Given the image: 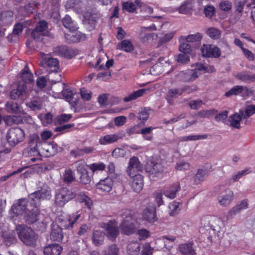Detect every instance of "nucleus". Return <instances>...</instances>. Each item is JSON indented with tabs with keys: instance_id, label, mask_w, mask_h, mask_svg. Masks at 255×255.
I'll return each mask as SVG.
<instances>
[{
	"instance_id": "f257e3e1",
	"label": "nucleus",
	"mask_w": 255,
	"mask_h": 255,
	"mask_svg": "<svg viewBox=\"0 0 255 255\" xmlns=\"http://www.w3.org/2000/svg\"><path fill=\"white\" fill-rule=\"evenodd\" d=\"M215 71L213 66L198 63L194 69L182 71L176 75V79L179 81L190 82L195 80L202 73H212Z\"/></svg>"
},
{
	"instance_id": "f03ea898",
	"label": "nucleus",
	"mask_w": 255,
	"mask_h": 255,
	"mask_svg": "<svg viewBox=\"0 0 255 255\" xmlns=\"http://www.w3.org/2000/svg\"><path fill=\"white\" fill-rule=\"evenodd\" d=\"M133 215L134 212L129 209H124L121 211L122 220L120 229L122 234L130 235L136 232L138 227L136 226V222Z\"/></svg>"
},
{
	"instance_id": "7ed1b4c3",
	"label": "nucleus",
	"mask_w": 255,
	"mask_h": 255,
	"mask_svg": "<svg viewBox=\"0 0 255 255\" xmlns=\"http://www.w3.org/2000/svg\"><path fill=\"white\" fill-rule=\"evenodd\" d=\"M16 231L19 239L26 246L35 247L38 240V235L31 228L24 225L16 227Z\"/></svg>"
},
{
	"instance_id": "20e7f679",
	"label": "nucleus",
	"mask_w": 255,
	"mask_h": 255,
	"mask_svg": "<svg viewBox=\"0 0 255 255\" xmlns=\"http://www.w3.org/2000/svg\"><path fill=\"white\" fill-rule=\"evenodd\" d=\"M76 193L72 189L62 187L55 191L54 204L59 207H64L66 203L76 197Z\"/></svg>"
},
{
	"instance_id": "39448f33",
	"label": "nucleus",
	"mask_w": 255,
	"mask_h": 255,
	"mask_svg": "<svg viewBox=\"0 0 255 255\" xmlns=\"http://www.w3.org/2000/svg\"><path fill=\"white\" fill-rule=\"evenodd\" d=\"M51 197L50 188L44 185L40 190L29 195L28 199L30 204L38 206L41 199H49Z\"/></svg>"
},
{
	"instance_id": "423d86ee",
	"label": "nucleus",
	"mask_w": 255,
	"mask_h": 255,
	"mask_svg": "<svg viewBox=\"0 0 255 255\" xmlns=\"http://www.w3.org/2000/svg\"><path fill=\"white\" fill-rule=\"evenodd\" d=\"M217 201L218 203L223 207H227L231 204L233 200L234 193L229 188L223 186H220L218 189Z\"/></svg>"
},
{
	"instance_id": "0eeeda50",
	"label": "nucleus",
	"mask_w": 255,
	"mask_h": 255,
	"mask_svg": "<svg viewBox=\"0 0 255 255\" xmlns=\"http://www.w3.org/2000/svg\"><path fill=\"white\" fill-rule=\"evenodd\" d=\"M146 171L149 173L151 179L160 177L162 174L163 166L160 162L153 159L148 160L145 165Z\"/></svg>"
},
{
	"instance_id": "6e6552de",
	"label": "nucleus",
	"mask_w": 255,
	"mask_h": 255,
	"mask_svg": "<svg viewBox=\"0 0 255 255\" xmlns=\"http://www.w3.org/2000/svg\"><path fill=\"white\" fill-rule=\"evenodd\" d=\"M32 37L37 40L43 41L46 37H52L47 30V23L45 21H40L31 33Z\"/></svg>"
},
{
	"instance_id": "1a4fd4ad",
	"label": "nucleus",
	"mask_w": 255,
	"mask_h": 255,
	"mask_svg": "<svg viewBox=\"0 0 255 255\" xmlns=\"http://www.w3.org/2000/svg\"><path fill=\"white\" fill-rule=\"evenodd\" d=\"M82 211H79L59 218L60 227L65 229L72 228L74 224L82 218Z\"/></svg>"
},
{
	"instance_id": "9d476101",
	"label": "nucleus",
	"mask_w": 255,
	"mask_h": 255,
	"mask_svg": "<svg viewBox=\"0 0 255 255\" xmlns=\"http://www.w3.org/2000/svg\"><path fill=\"white\" fill-rule=\"evenodd\" d=\"M29 208L27 201L25 199H20L12 206L10 210L11 217L14 218L19 215L23 216Z\"/></svg>"
},
{
	"instance_id": "9b49d317",
	"label": "nucleus",
	"mask_w": 255,
	"mask_h": 255,
	"mask_svg": "<svg viewBox=\"0 0 255 255\" xmlns=\"http://www.w3.org/2000/svg\"><path fill=\"white\" fill-rule=\"evenodd\" d=\"M24 137L23 131L19 128H11L6 134V139L11 146H14L23 140Z\"/></svg>"
},
{
	"instance_id": "f8f14e48",
	"label": "nucleus",
	"mask_w": 255,
	"mask_h": 255,
	"mask_svg": "<svg viewBox=\"0 0 255 255\" xmlns=\"http://www.w3.org/2000/svg\"><path fill=\"white\" fill-rule=\"evenodd\" d=\"M100 227L105 229L107 236L111 240H114L119 233L118 223L115 220H111L107 223H102Z\"/></svg>"
},
{
	"instance_id": "ddd939ff",
	"label": "nucleus",
	"mask_w": 255,
	"mask_h": 255,
	"mask_svg": "<svg viewBox=\"0 0 255 255\" xmlns=\"http://www.w3.org/2000/svg\"><path fill=\"white\" fill-rule=\"evenodd\" d=\"M42 141L40 140L39 136L37 134H33L29 136L28 147V151L33 155L39 154V148Z\"/></svg>"
},
{
	"instance_id": "4468645a",
	"label": "nucleus",
	"mask_w": 255,
	"mask_h": 255,
	"mask_svg": "<svg viewBox=\"0 0 255 255\" xmlns=\"http://www.w3.org/2000/svg\"><path fill=\"white\" fill-rule=\"evenodd\" d=\"M24 119H27L29 123L32 122L31 117L26 114L24 115H19V116L8 115L3 118L5 124L7 126L21 124L23 123Z\"/></svg>"
},
{
	"instance_id": "2eb2a0df",
	"label": "nucleus",
	"mask_w": 255,
	"mask_h": 255,
	"mask_svg": "<svg viewBox=\"0 0 255 255\" xmlns=\"http://www.w3.org/2000/svg\"><path fill=\"white\" fill-rule=\"evenodd\" d=\"M201 50L202 55L204 57L217 58L221 55L219 48L214 45L204 44Z\"/></svg>"
},
{
	"instance_id": "dca6fc26",
	"label": "nucleus",
	"mask_w": 255,
	"mask_h": 255,
	"mask_svg": "<svg viewBox=\"0 0 255 255\" xmlns=\"http://www.w3.org/2000/svg\"><path fill=\"white\" fill-rule=\"evenodd\" d=\"M142 169V166L137 157H131L128 162L127 172L129 176L137 174L136 173Z\"/></svg>"
},
{
	"instance_id": "f3484780",
	"label": "nucleus",
	"mask_w": 255,
	"mask_h": 255,
	"mask_svg": "<svg viewBox=\"0 0 255 255\" xmlns=\"http://www.w3.org/2000/svg\"><path fill=\"white\" fill-rule=\"evenodd\" d=\"M65 39L68 43L78 42L86 39V36L80 31L76 30H69V31L65 34Z\"/></svg>"
},
{
	"instance_id": "a211bd4d",
	"label": "nucleus",
	"mask_w": 255,
	"mask_h": 255,
	"mask_svg": "<svg viewBox=\"0 0 255 255\" xmlns=\"http://www.w3.org/2000/svg\"><path fill=\"white\" fill-rule=\"evenodd\" d=\"M178 255H196V253L193 247L192 242L182 243L178 245L177 248Z\"/></svg>"
},
{
	"instance_id": "6ab92c4d",
	"label": "nucleus",
	"mask_w": 255,
	"mask_h": 255,
	"mask_svg": "<svg viewBox=\"0 0 255 255\" xmlns=\"http://www.w3.org/2000/svg\"><path fill=\"white\" fill-rule=\"evenodd\" d=\"M130 177V185L132 189L136 192L141 191L143 186V177L139 174H135Z\"/></svg>"
},
{
	"instance_id": "aec40b11",
	"label": "nucleus",
	"mask_w": 255,
	"mask_h": 255,
	"mask_svg": "<svg viewBox=\"0 0 255 255\" xmlns=\"http://www.w3.org/2000/svg\"><path fill=\"white\" fill-rule=\"evenodd\" d=\"M31 208L28 209V211L23 216L25 222L28 224H32L37 220V216L39 214L38 206H34L30 204Z\"/></svg>"
},
{
	"instance_id": "412c9836",
	"label": "nucleus",
	"mask_w": 255,
	"mask_h": 255,
	"mask_svg": "<svg viewBox=\"0 0 255 255\" xmlns=\"http://www.w3.org/2000/svg\"><path fill=\"white\" fill-rule=\"evenodd\" d=\"M123 138V135L119 133L107 134L100 137L99 142L101 145H107L117 141Z\"/></svg>"
},
{
	"instance_id": "4be33fe9",
	"label": "nucleus",
	"mask_w": 255,
	"mask_h": 255,
	"mask_svg": "<svg viewBox=\"0 0 255 255\" xmlns=\"http://www.w3.org/2000/svg\"><path fill=\"white\" fill-rule=\"evenodd\" d=\"M113 185V180L109 177L100 180L96 184V188L100 191L109 192L112 188Z\"/></svg>"
},
{
	"instance_id": "5701e85b",
	"label": "nucleus",
	"mask_w": 255,
	"mask_h": 255,
	"mask_svg": "<svg viewBox=\"0 0 255 255\" xmlns=\"http://www.w3.org/2000/svg\"><path fill=\"white\" fill-rule=\"evenodd\" d=\"M5 108L7 112L11 114H17L21 115H25L23 109L17 103L13 101H8L5 105Z\"/></svg>"
},
{
	"instance_id": "b1692460",
	"label": "nucleus",
	"mask_w": 255,
	"mask_h": 255,
	"mask_svg": "<svg viewBox=\"0 0 255 255\" xmlns=\"http://www.w3.org/2000/svg\"><path fill=\"white\" fill-rule=\"evenodd\" d=\"M211 221L212 223L210 229L213 232L215 236L218 235V234L224 228V222L221 219L216 216H213L212 220Z\"/></svg>"
},
{
	"instance_id": "393cba45",
	"label": "nucleus",
	"mask_w": 255,
	"mask_h": 255,
	"mask_svg": "<svg viewBox=\"0 0 255 255\" xmlns=\"http://www.w3.org/2000/svg\"><path fill=\"white\" fill-rule=\"evenodd\" d=\"M156 28L155 25L153 24L148 27H142L141 28V32L140 33V38L142 42L147 43L149 40L153 39V34L147 33L144 34L146 30L151 31L156 30Z\"/></svg>"
},
{
	"instance_id": "a878e982",
	"label": "nucleus",
	"mask_w": 255,
	"mask_h": 255,
	"mask_svg": "<svg viewBox=\"0 0 255 255\" xmlns=\"http://www.w3.org/2000/svg\"><path fill=\"white\" fill-rule=\"evenodd\" d=\"M144 220L149 222H154L156 220L155 207L154 205L148 206L143 211Z\"/></svg>"
},
{
	"instance_id": "bb28decb",
	"label": "nucleus",
	"mask_w": 255,
	"mask_h": 255,
	"mask_svg": "<svg viewBox=\"0 0 255 255\" xmlns=\"http://www.w3.org/2000/svg\"><path fill=\"white\" fill-rule=\"evenodd\" d=\"M56 152V151L54 147L53 144L45 141L41 142V146L39 148V154H43L46 156L52 155Z\"/></svg>"
},
{
	"instance_id": "cd10ccee",
	"label": "nucleus",
	"mask_w": 255,
	"mask_h": 255,
	"mask_svg": "<svg viewBox=\"0 0 255 255\" xmlns=\"http://www.w3.org/2000/svg\"><path fill=\"white\" fill-rule=\"evenodd\" d=\"M248 207V203L247 200H243L239 202L235 206L230 210L228 212V217L232 218L237 214L239 213L242 210L247 209Z\"/></svg>"
},
{
	"instance_id": "c85d7f7f",
	"label": "nucleus",
	"mask_w": 255,
	"mask_h": 255,
	"mask_svg": "<svg viewBox=\"0 0 255 255\" xmlns=\"http://www.w3.org/2000/svg\"><path fill=\"white\" fill-rule=\"evenodd\" d=\"M62 250L61 246L57 244H52L44 249L45 255H60Z\"/></svg>"
},
{
	"instance_id": "c756f323",
	"label": "nucleus",
	"mask_w": 255,
	"mask_h": 255,
	"mask_svg": "<svg viewBox=\"0 0 255 255\" xmlns=\"http://www.w3.org/2000/svg\"><path fill=\"white\" fill-rule=\"evenodd\" d=\"M186 89V88L171 89L168 91L165 96V98L169 104H171L172 103L173 99L181 95L184 92Z\"/></svg>"
},
{
	"instance_id": "7c9ffc66",
	"label": "nucleus",
	"mask_w": 255,
	"mask_h": 255,
	"mask_svg": "<svg viewBox=\"0 0 255 255\" xmlns=\"http://www.w3.org/2000/svg\"><path fill=\"white\" fill-rule=\"evenodd\" d=\"M13 13L11 10H3L0 13V26L11 23L13 20Z\"/></svg>"
},
{
	"instance_id": "2f4dec72",
	"label": "nucleus",
	"mask_w": 255,
	"mask_h": 255,
	"mask_svg": "<svg viewBox=\"0 0 255 255\" xmlns=\"http://www.w3.org/2000/svg\"><path fill=\"white\" fill-rule=\"evenodd\" d=\"M63 238V235L62 229L58 225H53L50 235L51 239L53 241L60 242L62 240Z\"/></svg>"
},
{
	"instance_id": "473e14b6",
	"label": "nucleus",
	"mask_w": 255,
	"mask_h": 255,
	"mask_svg": "<svg viewBox=\"0 0 255 255\" xmlns=\"http://www.w3.org/2000/svg\"><path fill=\"white\" fill-rule=\"evenodd\" d=\"M62 95L65 100L69 102L72 106H74L76 104L77 99L75 98L76 93L70 89L67 88L63 90Z\"/></svg>"
},
{
	"instance_id": "72a5a7b5",
	"label": "nucleus",
	"mask_w": 255,
	"mask_h": 255,
	"mask_svg": "<svg viewBox=\"0 0 255 255\" xmlns=\"http://www.w3.org/2000/svg\"><path fill=\"white\" fill-rule=\"evenodd\" d=\"M151 89V88H145L139 89L136 91H134L130 94L128 96L125 97L124 98V101L125 102H128L135 100L138 97L143 96L144 94H146L147 91H149Z\"/></svg>"
},
{
	"instance_id": "f704fd0d",
	"label": "nucleus",
	"mask_w": 255,
	"mask_h": 255,
	"mask_svg": "<svg viewBox=\"0 0 255 255\" xmlns=\"http://www.w3.org/2000/svg\"><path fill=\"white\" fill-rule=\"evenodd\" d=\"M26 89V87L24 84H19L16 89H13L10 92V98L13 100L19 98L21 96L23 95L25 93Z\"/></svg>"
},
{
	"instance_id": "c9c22d12",
	"label": "nucleus",
	"mask_w": 255,
	"mask_h": 255,
	"mask_svg": "<svg viewBox=\"0 0 255 255\" xmlns=\"http://www.w3.org/2000/svg\"><path fill=\"white\" fill-rule=\"evenodd\" d=\"M123 8L128 12H133L138 7L140 6V1L134 0L128 1L123 3Z\"/></svg>"
},
{
	"instance_id": "e433bc0d",
	"label": "nucleus",
	"mask_w": 255,
	"mask_h": 255,
	"mask_svg": "<svg viewBox=\"0 0 255 255\" xmlns=\"http://www.w3.org/2000/svg\"><path fill=\"white\" fill-rule=\"evenodd\" d=\"M180 188L179 183L177 182L163 191V194L167 198L172 199L175 198L176 193Z\"/></svg>"
},
{
	"instance_id": "4c0bfd02",
	"label": "nucleus",
	"mask_w": 255,
	"mask_h": 255,
	"mask_svg": "<svg viewBox=\"0 0 255 255\" xmlns=\"http://www.w3.org/2000/svg\"><path fill=\"white\" fill-rule=\"evenodd\" d=\"M140 250V245L137 241L131 242L127 246V252L128 255H137Z\"/></svg>"
},
{
	"instance_id": "58836bf2",
	"label": "nucleus",
	"mask_w": 255,
	"mask_h": 255,
	"mask_svg": "<svg viewBox=\"0 0 255 255\" xmlns=\"http://www.w3.org/2000/svg\"><path fill=\"white\" fill-rule=\"evenodd\" d=\"M105 234L100 230H95L93 232L92 240L93 243L96 246L102 245L104 241Z\"/></svg>"
},
{
	"instance_id": "ea45409f",
	"label": "nucleus",
	"mask_w": 255,
	"mask_h": 255,
	"mask_svg": "<svg viewBox=\"0 0 255 255\" xmlns=\"http://www.w3.org/2000/svg\"><path fill=\"white\" fill-rule=\"evenodd\" d=\"M44 62L49 68H53L52 71L58 72L59 69V61L56 58L46 56L44 58Z\"/></svg>"
},
{
	"instance_id": "a19ab883",
	"label": "nucleus",
	"mask_w": 255,
	"mask_h": 255,
	"mask_svg": "<svg viewBox=\"0 0 255 255\" xmlns=\"http://www.w3.org/2000/svg\"><path fill=\"white\" fill-rule=\"evenodd\" d=\"M194 6L192 0H187L178 8V11L180 13L187 14L192 11Z\"/></svg>"
},
{
	"instance_id": "79ce46f5",
	"label": "nucleus",
	"mask_w": 255,
	"mask_h": 255,
	"mask_svg": "<svg viewBox=\"0 0 255 255\" xmlns=\"http://www.w3.org/2000/svg\"><path fill=\"white\" fill-rule=\"evenodd\" d=\"M117 48L127 52H130L134 50V46L130 40L125 39L118 44Z\"/></svg>"
},
{
	"instance_id": "37998d69",
	"label": "nucleus",
	"mask_w": 255,
	"mask_h": 255,
	"mask_svg": "<svg viewBox=\"0 0 255 255\" xmlns=\"http://www.w3.org/2000/svg\"><path fill=\"white\" fill-rule=\"evenodd\" d=\"M64 26L69 30H76L77 27L75 22L73 21L71 17L66 15L62 19Z\"/></svg>"
},
{
	"instance_id": "c03bdc74",
	"label": "nucleus",
	"mask_w": 255,
	"mask_h": 255,
	"mask_svg": "<svg viewBox=\"0 0 255 255\" xmlns=\"http://www.w3.org/2000/svg\"><path fill=\"white\" fill-rule=\"evenodd\" d=\"M59 51L63 56L68 59L72 58L76 55L73 49L67 47L66 46H61L59 47Z\"/></svg>"
},
{
	"instance_id": "a18cd8bd",
	"label": "nucleus",
	"mask_w": 255,
	"mask_h": 255,
	"mask_svg": "<svg viewBox=\"0 0 255 255\" xmlns=\"http://www.w3.org/2000/svg\"><path fill=\"white\" fill-rule=\"evenodd\" d=\"M241 119L242 117L240 115L238 114H235L229 118V122L232 127L236 128H240V122Z\"/></svg>"
},
{
	"instance_id": "49530a36",
	"label": "nucleus",
	"mask_w": 255,
	"mask_h": 255,
	"mask_svg": "<svg viewBox=\"0 0 255 255\" xmlns=\"http://www.w3.org/2000/svg\"><path fill=\"white\" fill-rule=\"evenodd\" d=\"M202 38V35L200 33L190 34L187 36H182L181 39L188 42H195L200 41Z\"/></svg>"
},
{
	"instance_id": "de8ad7c7",
	"label": "nucleus",
	"mask_w": 255,
	"mask_h": 255,
	"mask_svg": "<svg viewBox=\"0 0 255 255\" xmlns=\"http://www.w3.org/2000/svg\"><path fill=\"white\" fill-rule=\"evenodd\" d=\"M155 128L152 127L144 128L140 130V133L142 135L143 137L147 140H151L153 137L152 131Z\"/></svg>"
},
{
	"instance_id": "09e8293b",
	"label": "nucleus",
	"mask_w": 255,
	"mask_h": 255,
	"mask_svg": "<svg viewBox=\"0 0 255 255\" xmlns=\"http://www.w3.org/2000/svg\"><path fill=\"white\" fill-rule=\"evenodd\" d=\"M207 173L208 172L207 170L202 169H198L194 177V181L197 183L203 181L207 175Z\"/></svg>"
},
{
	"instance_id": "8fccbe9b",
	"label": "nucleus",
	"mask_w": 255,
	"mask_h": 255,
	"mask_svg": "<svg viewBox=\"0 0 255 255\" xmlns=\"http://www.w3.org/2000/svg\"><path fill=\"white\" fill-rule=\"evenodd\" d=\"M2 237L5 245L8 246L15 243L16 240L15 236L13 233H4L2 234Z\"/></svg>"
},
{
	"instance_id": "3c124183",
	"label": "nucleus",
	"mask_w": 255,
	"mask_h": 255,
	"mask_svg": "<svg viewBox=\"0 0 255 255\" xmlns=\"http://www.w3.org/2000/svg\"><path fill=\"white\" fill-rule=\"evenodd\" d=\"M180 203L176 201H173L170 203L168 207L169 209V214L170 216H173L178 213L180 209Z\"/></svg>"
},
{
	"instance_id": "603ef678",
	"label": "nucleus",
	"mask_w": 255,
	"mask_h": 255,
	"mask_svg": "<svg viewBox=\"0 0 255 255\" xmlns=\"http://www.w3.org/2000/svg\"><path fill=\"white\" fill-rule=\"evenodd\" d=\"M119 248L115 244H113L104 251V255H119Z\"/></svg>"
},
{
	"instance_id": "864d4df0",
	"label": "nucleus",
	"mask_w": 255,
	"mask_h": 255,
	"mask_svg": "<svg viewBox=\"0 0 255 255\" xmlns=\"http://www.w3.org/2000/svg\"><path fill=\"white\" fill-rule=\"evenodd\" d=\"M247 88L242 86H236L225 93V96L229 97L231 95H238L242 92Z\"/></svg>"
},
{
	"instance_id": "5fc2aeb1",
	"label": "nucleus",
	"mask_w": 255,
	"mask_h": 255,
	"mask_svg": "<svg viewBox=\"0 0 255 255\" xmlns=\"http://www.w3.org/2000/svg\"><path fill=\"white\" fill-rule=\"evenodd\" d=\"M75 166L77 173L79 174L87 171L86 167H88V165L83 160L77 161L75 163Z\"/></svg>"
},
{
	"instance_id": "6e6d98bb",
	"label": "nucleus",
	"mask_w": 255,
	"mask_h": 255,
	"mask_svg": "<svg viewBox=\"0 0 255 255\" xmlns=\"http://www.w3.org/2000/svg\"><path fill=\"white\" fill-rule=\"evenodd\" d=\"M21 78L25 83H29L32 81L33 75L26 67L23 70L21 75Z\"/></svg>"
},
{
	"instance_id": "4d7b16f0",
	"label": "nucleus",
	"mask_w": 255,
	"mask_h": 255,
	"mask_svg": "<svg viewBox=\"0 0 255 255\" xmlns=\"http://www.w3.org/2000/svg\"><path fill=\"white\" fill-rule=\"evenodd\" d=\"M88 167L95 172L97 171H103L106 168V165L103 162L93 163L88 165Z\"/></svg>"
},
{
	"instance_id": "13d9d810",
	"label": "nucleus",
	"mask_w": 255,
	"mask_h": 255,
	"mask_svg": "<svg viewBox=\"0 0 255 255\" xmlns=\"http://www.w3.org/2000/svg\"><path fill=\"white\" fill-rule=\"evenodd\" d=\"M28 108L33 111L39 110L41 108L42 104L40 100H34L26 103Z\"/></svg>"
},
{
	"instance_id": "bf43d9fd",
	"label": "nucleus",
	"mask_w": 255,
	"mask_h": 255,
	"mask_svg": "<svg viewBox=\"0 0 255 255\" xmlns=\"http://www.w3.org/2000/svg\"><path fill=\"white\" fill-rule=\"evenodd\" d=\"M249 168L245 169L243 170L239 171L238 172L234 174L232 176V180L234 181H239L243 176H245L250 173Z\"/></svg>"
},
{
	"instance_id": "052dcab7",
	"label": "nucleus",
	"mask_w": 255,
	"mask_h": 255,
	"mask_svg": "<svg viewBox=\"0 0 255 255\" xmlns=\"http://www.w3.org/2000/svg\"><path fill=\"white\" fill-rule=\"evenodd\" d=\"M79 196L81 202L84 203L88 208L90 209L93 205L92 200L83 192H80Z\"/></svg>"
},
{
	"instance_id": "680f3d73",
	"label": "nucleus",
	"mask_w": 255,
	"mask_h": 255,
	"mask_svg": "<svg viewBox=\"0 0 255 255\" xmlns=\"http://www.w3.org/2000/svg\"><path fill=\"white\" fill-rule=\"evenodd\" d=\"M63 180L66 182H71L74 180V174L71 169H65L63 174Z\"/></svg>"
},
{
	"instance_id": "e2e57ef3",
	"label": "nucleus",
	"mask_w": 255,
	"mask_h": 255,
	"mask_svg": "<svg viewBox=\"0 0 255 255\" xmlns=\"http://www.w3.org/2000/svg\"><path fill=\"white\" fill-rule=\"evenodd\" d=\"M39 118L41 120L43 125L46 126L52 122L53 117L51 114L48 113L44 115H40Z\"/></svg>"
},
{
	"instance_id": "0e129e2a",
	"label": "nucleus",
	"mask_w": 255,
	"mask_h": 255,
	"mask_svg": "<svg viewBox=\"0 0 255 255\" xmlns=\"http://www.w3.org/2000/svg\"><path fill=\"white\" fill-rule=\"evenodd\" d=\"M190 164L189 163L184 160L178 162L175 166L176 169L179 171L187 170L190 169Z\"/></svg>"
},
{
	"instance_id": "69168bd1",
	"label": "nucleus",
	"mask_w": 255,
	"mask_h": 255,
	"mask_svg": "<svg viewBox=\"0 0 255 255\" xmlns=\"http://www.w3.org/2000/svg\"><path fill=\"white\" fill-rule=\"evenodd\" d=\"M236 76L238 79L245 82L253 81L255 80L254 77L244 72L238 74Z\"/></svg>"
},
{
	"instance_id": "338daca9",
	"label": "nucleus",
	"mask_w": 255,
	"mask_h": 255,
	"mask_svg": "<svg viewBox=\"0 0 255 255\" xmlns=\"http://www.w3.org/2000/svg\"><path fill=\"white\" fill-rule=\"evenodd\" d=\"M179 51L181 53L190 54L192 51L190 45L186 42H181L179 46Z\"/></svg>"
},
{
	"instance_id": "774afa93",
	"label": "nucleus",
	"mask_w": 255,
	"mask_h": 255,
	"mask_svg": "<svg viewBox=\"0 0 255 255\" xmlns=\"http://www.w3.org/2000/svg\"><path fill=\"white\" fill-rule=\"evenodd\" d=\"M254 114H255V105H251L247 107L245 114L243 113L242 116L243 118L246 119Z\"/></svg>"
}]
</instances>
